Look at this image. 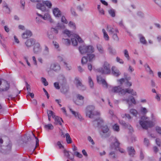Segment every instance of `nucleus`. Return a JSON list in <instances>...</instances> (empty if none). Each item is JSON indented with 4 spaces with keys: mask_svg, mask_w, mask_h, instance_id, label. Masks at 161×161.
Instances as JSON below:
<instances>
[{
    "mask_svg": "<svg viewBox=\"0 0 161 161\" xmlns=\"http://www.w3.org/2000/svg\"><path fill=\"white\" fill-rule=\"evenodd\" d=\"M79 49L81 54H87L89 61H91L95 59V55L91 54L94 51V49L92 46L82 45L79 47Z\"/></svg>",
    "mask_w": 161,
    "mask_h": 161,
    "instance_id": "f257e3e1",
    "label": "nucleus"
},
{
    "mask_svg": "<svg viewBox=\"0 0 161 161\" xmlns=\"http://www.w3.org/2000/svg\"><path fill=\"white\" fill-rule=\"evenodd\" d=\"M111 92L114 93H119L122 95H125L126 93L131 94L133 96H136V92L131 88L122 89L120 86H115L113 87Z\"/></svg>",
    "mask_w": 161,
    "mask_h": 161,
    "instance_id": "f03ea898",
    "label": "nucleus"
},
{
    "mask_svg": "<svg viewBox=\"0 0 161 161\" xmlns=\"http://www.w3.org/2000/svg\"><path fill=\"white\" fill-rule=\"evenodd\" d=\"M95 107L93 105L87 106L86 109V116L91 119H93L96 116L100 115L99 112L95 110Z\"/></svg>",
    "mask_w": 161,
    "mask_h": 161,
    "instance_id": "7ed1b4c3",
    "label": "nucleus"
},
{
    "mask_svg": "<svg viewBox=\"0 0 161 161\" xmlns=\"http://www.w3.org/2000/svg\"><path fill=\"white\" fill-rule=\"evenodd\" d=\"M139 123L142 127L146 130L148 128L153 127L154 125L153 122L149 120V118L145 116H143L141 117Z\"/></svg>",
    "mask_w": 161,
    "mask_h": 161,
    "instance_id": "20e7f679",
    "label": "nucleus"
},
{
    "mask_svg": "<svg viewBox=\"0 0 161 161\" xmlns=\"http://www.w3.org/2000/svg\"><path fill=\"white\" fill-rule=\"evenodd\" d=\"M46 5L48 8H51L52 6L51 2L49 1H43L42 3H38L36 4V8L42 11H45L46 10Z\"/></svg>",
    "mask_w": 161,
    "mask_h": 161,
    "instance_id": "39448f33",
    "label": "nucleus"
},
{
    "mask_svg": "<svg viewBox=\"0 0 161 161\" xmlns=\"http://www.w3.org/2000/svg\"><path fill=\"white\" fill-rule=\"evenodd\" d=\"M98 72L102 74H108L111 73L110 66L107 62H105L103 67L97 69Z\"/></svg>",
    "mask_w": 161,
    "mask_h": 161,
    "instance_id": "423d86ee",
    "label": "nucleus"
},
{
    "mask_svg": "<svg viewBox=\"0 0 161 161\" xmlns=\"http://www.w3.org/2000/svg\"><path fill=\"white\" fill-rule=\"evenodd\" d=\"M3 142V140L0 137V152L4 154L9 153L11 149V145L9 144L7 146H1V144Z\"/></svg>",
    "mask_w": 161,
    "mask_h": 161,
    "instance_id": "0eeeda50",
    "label": "nucleus"
},
{
    "mask_svg": "<svg viewBox=\"0 0 161 161\" xmlns=\"http://www.w3.org/2000/svg\"><path fill=\"white\" fill-rule=\"evenodd\" d=\"M61 69V67L58 63H53L51 64L49 69H47V71L48 73L51 71H53L56 72H58Z\"/></svg>",
    "mask_w": 161,
    "mask_h": 161,
    "instance_id": "6e6552de",
    "label": "nucleus"
},
{
    "mask_svg": "<svg viewBox=\"0 0 161 161\" xmlns=\"http://www.w3.org/2000/svg\"><path fill=\"white\" fill-rule=\"evenodd\" d=\"M109 129L107 125L102 126V131L100 132V135L102 137L106 138L109 137L110 135V133L108 132Z\"/></svg>",
    "mask_w": 161,
    "mask_h": 161,
    "instance_id": "1a4fd4ad",
    "label": "nucleus"
},
{
    "mask_svg": "<svg viewBox=\"0 0 161 161\" xmlns=\"http://www.w3.org/2000/svg\"><path fill=\"white\" fill-rule=\"evenodd\" d=\"M9 88V84L6 81H3L0 86V92L7 91Z\"/></svg>",
    "mask_w": 161,
    "mask_h": 161,
    "instance_id": "9d476101",
    "label": "nucleus"
},
{
    "mask_svg": "<svg viewBox=\"0 0 161 161\" xmlns=\"http://www.w3.org/2000/svg\"><path fill=\"white\" fill-rule=\"evenodd\" d=\"M75 84L77 88L83 91L86 89V87L82 84L81 82L78 77H76L75 79Z\"/></svg>",
    "mask_w": 161,
    "mask_h": 161,
    "instance_id": "9b49d317",
    "label": "nucleus"
},
{
    "mask_svg": "<svg viewBox=\"0 0 161 161\" xmlns=\"http://www.w3.org/2000/svg\"><path fill=\"white\" fill-rule=\"evenodd\" d=\"M58 33V30L54 28H52L50 31L47 32V36L49 38L53 39L54 37V34H57Z\"/></svg>",
    "mask_w": 161,
    "mask_h": 161,
    "instance_id": "f8f14e48",
    "label": "nucleus"
},
{
    "mask_svg": "<svg viewBox=\"0 0 161 161\" xmlns=\"http://www.w3.org/2000/svg\"><path fill=\"white\" fill-rule=\"evenodd\" d=\"M111 140H113L114 141H115V142H114L113 144H112L111 145V147L112 149H114L115 150H117V148H119V143L117 139L115 138L113 136L111 137L110 138Z\"/></svg>",
    "mask_w": 161,
    "mask_h": 161,
    "instance_id": "ddd939ff",
    "label": "nucleus"
},
{
    "mask_svg": "<svg viewBox=\"0 0 161 161\" xmlns=\"http://www.w3.org/2000/svg\"><path fill=\"white\" fill-rule=\"evenodd\" d=\"M107 30L110 34L112 35L114 33H118L119 31L117 28H114L110 25H108Z\"/></svg>",
    "mask_w": 161,
    "mask_h": 161,
    "instance_id": "4468645a",
    "label": "nucleus"
},
{
    "mask_svg": "<svg viewBox=\"0 0 161 161\" xmlns=\"http://www.w3.org/2000/svg\"><path fill=\"white\" fill-rule=\"evenodd\" d=\"M97 80L98 83L99 84H102L103 87L107 88L108 87V84L106 81L105 79H103L100 76H97Z\"/></svg>",
    "mask_w": 161,
    "mask_h": 161,
    "instance_id": "2eb2a0df",
    "label": "nucleus"
},
{
    "mask_svg": "<svg viewBox=\"0 0 161 161\" xmlns=\"http://www.w3.org/2000/svg\"><path fill=\"white\" fill-rule=\"evenodd\" d=\"M69 110L71 113L74 115L76 119H78L80 120H82V118L78 112L74 111L73 109L71 108H69Z\"/></svg>",
    "mask_w": 161,
    "mask_h": 161,
    "instance_id": "dca6fc26",
    "label": "nucleus"
},
{
    "mask_svg": "<svg viewBox=\"0 0 161 161\" xmlns=\"http://www.w3.org/2000/svg\"><path fill=\"white\" fill-rule=\"evenodd\" d=\"M36 41L33 38L28 39L25 42V44L26 47L29 48L31 47L35 43Z\"/></svg>",
    "mask_w": 161,
    "mask_h": 161,
    "instance_id": "f3484780",
    "label": "nucleus"
},
{
    "mask_svg": "<svg viewBox=\"0 0 161 161\" xmlns=\"http://www.w3.org/2000/svg\"><path fill=\"white\" fill-rule=\"evenodd\" d=\"M127 150L129 156L131 157H134L135 154V151L133 147L130 146L128 147Z\"/></svg>",
    "mask_w": 161,
    "mask_h": 161,
    "instance_id": "a211bd4d",
    "label": "nucleus"
},
{
    "mask_svg": "<svg viewBox=\"0 0 161 161\" xmlns=\"http://www.w3.org/2000/svg\"><path fill=\"white\" fill-rule=\"evenodd\" d=\"M41 51V48L40 45L38 43H36L34 47L33 51L35 53L38 54Z\"/></svg>",
    "mask_w": 161,
    "mask_h": 161,
    "instance_id": "6ab92c4d",
    "label": "nucleus"
},
{
    "mask_svg": "<svg viewBox=\"0 0 161 161\" xmlns=\"http://www.w3.org/2000/svg\"><path fill=\"white\" fill-rule=\"evenodd\" d=\"M53 13L56 17H59L61 16V12L57 8H55L53 9Z\"/></svg>",
    "mask_w": 161,
    "mask_h": 161,
    "instance_id": "aec40b11",
    "label": "nucleus"
},
{
    "mask_svg": "<svg viewBox=\"0 0 161 161\" xmlns=\"http://www.w3.org/2000/svg\"><path fill=\"white\" fill-rule=\"evenodd\" d=\"M32 35L31 32L30 30H27L22 34V36L23 38L26 39L31 37Z\"/></svg>",
    "mask_w": 161,
    "mask_h": 161,
    "instance_id": "412c9836",
    "label": "nucleus"
},
{
    "mask_svg": "<svg viewBox=\"0 0 161 161\" xmlns=\"http://www.w3.org/2000/svg\"><path fill=\"white\" fill-rule=\"evenodd\" d=\"M112 74L114 75L116 77H118L120 75V72L115 67H113L112 68Z\"/></svg>",
    "mask_w": 161,
    "mask_h": 161,
    "instance_id": "4be33fe9",
    "label": "nucleus"
},
{
    "mask_svg": "<svg viewBox=\"0 0 161 161\" xmlns=\"http://www.w3.org/2000/svg\"><path fill=\"white\" fill-rule=\"evenodd\" d=\"M59 82L60 85L66 84V80L63 75H61L59 77Z\"/></svg>",
    "mask_w": 161,
    "mask_h": 161,
    "instance_id": "5701e85b",
    "label": "nucleus"
},
{
    "mask_svg": "<svg viewBox=\"0 0 161 161\" xmlns=\"http://www.w3.org/2000/svg\"><path fill=\"white\" fill-rule=\"evenodd\" d=\"M37 16L36 18V22L38 24H40L42 22V15L38 13H36Z\"/></svg>",
    "mask_w": 161,
    "mask_h": 161,
    "instance_id": "b1692460",
    "label": "nucleus"
},
{
    "mask_svg": "<svg viewBox=\"0 0 161 161\" xmlns=\"http://www.w3.org/2000/svg\"><path fill=\"white\" fill-rule=\"evenodd\" d=\"M60 91L61 92L65 94L69 90V87L66 84L61 85Z\"/></svg>",
    "mask_w": 161,
    "mask_h": 161,
    "instance_id": "393cba45",
    "label": "nucleus"
},
{
    "mask_svg": "<svg viewBox=\"0 0 161 161\" xmlns=\"http://www.w3.org/2000/svg\"><path fill=\"white\" fill-rule=\"evenodd\" d=\"M55 120V124L56 125H62V124L61 122V121L63 122V121L61 118L55 115V117L54 118Z\"/></svg>",
    "mask_w": 161,
    "mask_h": 161,
    "instance_id": "a878e982",
    "label": "nucleus"
},
{
    "mask_svg": "<svg viewBox=\"0 0 161 161\" xmlns=\"http://www.w3.org/2000/svg\"><path fill=\"white\" fill-rule=\"evenodd\" d=\"M139 37L140 42L142 44L146 45L147 43V41L146 40L145 37L141 34H139L138 35Z\"/></svg>",
    "mask_w": 161,
    "mask_h": 161,
    "instance_id": "bb28decb",
    "label": "nucleus"
},
{
    "mask_svg": "<svg viewBox=\"0 0 161 161\" xmlns=\"http://www.w3.org/2000/svg\"><path fill=\"white\" fill-rule=\"evenodd\" d=\"M47 113L48 116V120L50 121L51 120V117L52 116V118L53 119L55 117L54 113L52 111L47 110Z\"/></svg>",
    "mask_w": 161,
    "mask_h": 161,
    "instance_id": "cd10ccee",
    "label": "nucleus"
},
{
    "mask_svg": "<svg viewBox=\"0 0 161 161\" xmlns=\"http://www.w3.org/2000/svg\"><path fill=\"white\" fill-rule=\"evenodd\" d=\"M109 53L111 54H115L116 53V51L110 45H108V48Z\"/></svg>",
    "mask_w": 161,
    "mask_h": 161,
    "instance_id": "c85d7f7f",
    "label": "nucleus"
},
{
    "mask_svg": "<svg viewBox=\"0 0 161 161\" xmlns=\"http://www.w3.org/2000/svg\"><path fill=\"white\" fill-rule=\"evenodd\" d=\"M119 122L120 124L129 129L130 130H133L132 127L129 124H127L125 122L123 121H119Z\"/></svg>",
    "mask_w": 161,
    "mask_h": 161,
    "instance_id": "c756f323",
    "label": "nucleus"
},
{
    "mask_svg": "<svg viewBox=\"0 0 161 161\" xmlns=\"http://www.w3.org/2000/svg\"><path fill=\"white\" fill-rule=\"evenodd\" d=\"M102 32L103 33V38L105 40L108 41L109 40V37L108 34L106 32V30L103 29L102 30Z\"/></svg>",
    "mask_w": 161,
    "mask_h": 161,
    "instance_id": "7c9ffc66",
    "label": "nucleus"
},
{
    "mask_svg": "<svg viewBox=\"0 0 161 161\" xmlns=\"http://www.w3.org/2000/svg\"><path fill=\"white\" fill-rule=\"evenodd\" d=\"M97 49L99 52L101 54L104 53V51L102 46L100 44H97Z\"/></svg>",
    "mask_w": 161,
    "mask_h": 161,
    "instance_id": "2f4dec72",
    "label": "nucleus"
},
{
    "mask_svg": "<svg viewBox=\"0 0 161 161\" xmlns=\"http://www.w3.org/2000/svg\"><path fill=\"white\" fill-rule=\"evenodd\" d=\"M49 49L46 46H45V48L42 52V55L44 56H47L49 54Z\"/></svg>",
    "mask_w": 161,
    "mask_h": 161,
    "instance_id": "473e14b6",
    "label": "nucleus"
},
{
    "mask_svg": "<svg viewBox=\"0 0 161 161\" xmlns=\"http://www.w3.org/2000/svg\"><path fill=\"white\" fill-rule=\"evenodd\" d=\"M144 67L146 70L149 72V74H152L153 76V72L149 66L147 64H146L144 65Z\"/></svg>",
    "mask_w": 161,
    "mask_h": 161,
    "instance_id": "72a5a7b5",
    "label": "nucleus"
},
{
    "mask_svg": "<svg viewBox=\"0 0 161 161\" xmlns=\"http://www.w3.org/2000/svg\"><path fill=\"white\" fill-rule=\"evenodd\" d=\"M64 153L65 156L67 157L69 159L71 160H73L74 158V156L73 155L72 156L70 157L69 152L65 150H64Z\"/></svg>",
    "mask_w": 161,
    "mask_h": 161,
    "instance_id": "f704fd0d",
    "label": "nucleus"
},
{
    "mask_svg": "<svg viewBox=\"0 0 161 161\" xmlns=\"http://www.w3.org/2000/svg\"><path fill=\"white\" fill-rule=\"evenodd\" d=\"M108 13L110 15L113 17H115V11L112 8H110L108 11Z\"/></svg>",
    "mask_w": 161,
    "mask_h": 161,
    "instance_id": "c9c22d12",
    "label": "nucleus"
},
{
    "mask_svg": "<svg viewBox=\"0 0 161 161\" xmlns=\"http://www.w3.org/2000/svg\"><path fill=\"white\" fill-rule=\"evenodd\" d=\"M65 136L66 138V140L67 143L68 144L71 143L72 142V141L69 134L68 133L66 134Z\"/></svg>",
    "mask_w": 161,
    "mask_h": 161,
    "instance_id": "e433bc0d",
    "label": "nucleus"
},
{
    "mask_svg": "<svg viewBox=\"0 0 161 161\" xmlns=\"http://www.w3.org/2000/svg\"><path fill=\"white\" fill-rule=\"evenodd\" d=\"M64 28V25L62 23H58L56 26V28H55L56 29H57V30L58 29H62Z\"/></svg>",
    "mask_w": 161,
    "mask_h": 161,
    "instance_id": "4c0bfd02",
    "label": "nucleus"
},
{
    "mask_svg": "<svg viewBox=\"0 0 161 161\" xmlns=\"http://www.w3.org/2000/svg\"><path fill=\"white\" fill-rule=\"evenodd\" d=\"M62 42L67 45H69L70 43V40L67 38H64L62 39Z\"/></svg>",
    "mask_w": 161,
    "mask_h": 161,
    "instance_id": "58836bf2",
    "label": "nucleus"
},
{
    "mask_svg": "<svg viewBox=\"0 0 161 161\" xmlns=\"http://www.w3.org/2000/svg\"><path fill=\"white\" fill-rule=\"evenodd\" d=\"M88 82L90 87L92 88L94 86V83L91 77L90 76L88 77Z\"/></svg>",
    "mask_w": 161,
    "mask_h": 161,
    "instance_id": "ea45409f",
    "label": "nucleus"
},
{
    "mask_svg": "<svg viewBox=\"0 0 161 161\" xmlns=\"http://www.w3.org/2000/svg\"><path fill=\"white\" fill-rule=\"evenodd\" d=\"M44 127L47 130H52L53 129V126L51 124L45 125Z\"/></svg>",
    "mask_w": 161,
    "mask_h": 161,
    "instance_id": "a19ab883",
    "label": "nucleus"
},
{
    "mask_svg": "<svg viewBox=\"0 0 161 161\" xmlns=\"http://www.w3.org/2000/svg\"><path fill=\"white\" fill-rule=\"evenodd\" d=\"M97 9L99 13L101 15L104 14V11L103 8H101L100 5H98L97 6Z\"/></svg>",
    "mask_w": 161,
    "mask_h": 161,
    "instance_id": "79ce46f5",
    "label": "nucleus"
},
{
    "mask_svg": "<svg viewBox=\"0 0 161 161\" xmlns=\"http://www.w3.org/2000/svg\"><path fill=\"white\" fill-rule=\"evenodd\" d=\"M113 129L114 131L119 132V126L117 124H115L113 126Z\"/></svg>",
    "mask_w": 161,
    "mask_h": 161,
    "instance_id": "37998d69",
    "label": "nucleus"
},
{
    "mask_svg": "<svg viewBox=\"0 0 161 161\" xmlns=\"http://www.w3.org/2000/svg\"><path fill=\"white\" fill-rule=\"evenodd\" d=\"M117 33H114L113 34L112 36L113 39L114 41L118 42L119 41V39L117 35Z\"/></svg>",
    "mask_w": 161,
    "mask_h": 161,
    "instance_id": "c03bdc74",
    "label": "nucleus"
},
{
    "mask_svg": "<svg viewBox=\"0 0 161 161\" xmlns=\"http://www.w3.org/2000/svg\"><path fill=\"white\" fill-rule=\"evenodd\" d=\"M130 113L135 116H136L138 112L137 110L134 109H131L130 111Z\"/></svg>",
    "mask_w": 161,
    "mask_h": 161,
    "instance_id": "a18cd8bd",
    "label": "nucleus"
},
{
    "mask_svg": "<svg viewBox=\"0 0 161 161\" xmlns=\"http://www.w3.org/2000/svg\"><path fill=\"white\" fill-rule=\"evenodd\" d=\"M51 18L50 14L48 13L45 14L44 16L42 15L43 19L46 20L47 19H49Z\"/></svg>",
    "mask_w": 161,
    "mask_h": 161,
    "instance_id": "49530a36",
    "label": "nucleus"
},
{
    "mask_svg": "<svg viewBox=\"0 0 161 161\" xmlns=\"http://www.w3.org/2000/svg\"><path fill=\"white\" fill-rule=\"evenodd\" d=\"M82 6H83V7L81 6L80 5H78V6H77V7H76V9L80 11V12L83 11V8H84V6H85L84 4L83 3L82 4Z\"/></svg>",
    "mask_w": 161,
    "mask_h": 161,
    "instance_id": "de8ad7c7",
    "label": "nucleus"
},
{
    "mask_svg": "<svg viewBox=\"0 0 161 161\" xmlns=\"http://www.w3.org/2000/svg\"><path fill=\"white\" fill-rule=\"evenodd\" d=\"M31 133H32V135H33L35 137V138L36 139V147H35V148L33 150V151H34L36 149V148L37 147H38L39 146V140H38V138L36 137L35 136V135L32 132H31Z\"/></svg>",
    "mask_w": 161,
    "mask_h": 161,
    "instance_id": "09e8293b",
    "label": "nucleus"
},
{
    "mask_svg": "<svg viewBox=\"0 0 161 161\" xmlns=\"http://www.w3.org/2000/svg\"><path fill=\"white\" fill-rule=\"evenodd\" d=\"M124 53L125 57L128 60H129L130 59V56L128 51L126 49L124 51Z\"/></svg>",
    "mask_w": 161,
    "mask_h": 161,
    "instance_id": "8fccbe9b",
    "label": "nucleus"
},
{
    "mask_svg": "<svg viewBox=\"0 0 161 161\" xmlns=\"http://www.w3.org/2000/svg\"><path fill=\"white\" fill-rule=\"evenodd\" d=\"M141 113L143 114H146L148 112L147 109L145 108L142 107L140 109Z\"/></svg>",
    "mask_w": 161,
    "mask_h": 161,
    "instance_id": "3c124183",
    "label": "nucleus"
},
{
    "mask_svg": "<svg viewBox=\"0 0 161 161\" xmlns=\"http://www.w3.org/2000/svg\"><path fill=\"white\" fill-rule=\"evenodd\" d=\"M129 98L130 99V101L134 104H136V103L134 97L132 96H130Z\"/></svg>",
    "mask_w": 161,
    "mask_h": 161,
    "instance_id": "603ef678",
    "label": "nucleus"
},
{
    "mask_svg": "<svg viewBox=\"0 0 161 161\" xmlns=\"http://www.w3.org/2000/svg\"><path fill=\"white\" fill-rule=\"evenodd\" d=\"M69 25L72 29L74 30L75 29V24L73 22L70 21L69 24Z\"/></svg>",
    "mask_w": 161,
    "mask_h": 161,
    "instance_id": "864d4df0",
    "label": "nucleus"
},
{
    "mask_svg": "<svg viewBox=\"0 0 161 161\" xmlns=\"http://www.w3.org/2000/svg\"><path fill=\"white\" fill-rule=\"evenodd\" d=\"M71 41L73 45L75 46L77 45V42L76 39L75 38H71Z\"/></svg>",
    "mask_w": 161,
    "mask_h": 161,
    "instance_id": "5fc2aeb1",
    "label": "nucleus"
},
{
    "mask_svg": "<svg viewBox=\"0 0 161 161\" xmlns=\"http://www.w3.org/2000/svg\"><path fill=\"white\" fill-rule=\"evenodd\" d=\"M76 97L77 98V99L80 100L81 101H83L84 97L80 94H77L76 95Z\"/></svg>",
    "mask_w": 161,
    "mask_h": 161,
    "instance_id": "6e6d98bb",
    "label": "nucleus"
},
{
    "mask_svg": "<svg viewBox=\"0 0 161 161\" xmlns=\"http://www.w3.org/2000/svg\"><path fill=\"white\" fill-rule=\"evenodd\" d=\"M41 80L42 83L45 86H47L48 85V83L47 81L46 80L45 78L42 77Z\"/></svg>",
    "mask_w": 161,
    "mask_h": 161,
    "instance_id": "4d7b16f0",
    "label": "nucleus"
},
{
    "mask_svg": "<svg viewBox=\"0 0 161 161\" xmlns=\"http://www.w3.org/2000/svg\"><path fill=\"white\" fill-rule=\"evenodd\" d=\"M75 103L78 105H82L83 103V101H80V100L76 99L75 101Z\"/></svg>",
    "mask_w": 161,
    "mask_h": 161,
    "instance_id": "13d9d810",
    "label": "nucleus"
},
{
    "mask_svg": "<svg viewBox=\"0 0 161 161\" xmlns=\"http://www.w3.org/2000/svg\"><path fill=\"white\" fill-rule=\"evenodd\" d=\"M109 156L110 158L114 159L115 158V153L114 152H111L109 153Z\"/></svg>",
    "mask_w": 161,
    "mask_h": 161,
    "instance_id": "bf43d9fd",
    "label": "nucleus"
},
{
    "mask_svg": "<svg viewBox=\"0 0 161 161\" xmlns=\"http://www.w3.org/2000/svg\"><path fill=\"white\" fill-rule=\"evenodd\" d=\"M155 130L158 133L161 135V127L156 126L155 127Z\"/></svg>",
    "mask_w": 161,
    "mask_h": 161,
    "instance_id": "052dcab7",
    "label": "nucleus"
},
{
    "mask_svg": "<svg viewBox=\"0 0 161 161\" xmlns=\"http://www.w3.org/2000/svg\"><path fill=\"white\" fill-rule=\"evenodd\" d=\"M87 58L86 57H82L81 59V63L82 64H85L87 61Z\"/></svg>",
    "mask_w": 161,
    "mask_h": 161,
    "instance_id": "680f3d73",
    "label": "nucleus"
},
{
    "mask_svg": "<svg viewBox=\"0 0 161 161\" xmlns=\"http://www.w3.org/2000/svg\"><path fill=\"white\" fill-rule=\"evenodd\" d=\"M74 155L76 156L79 158H81L82 157V155L78 152H75L74 153Z\"/></svg>",
    "mask_w": 161,
    "mask_h": 161,
    "instance_id": "e2e57ef3",
    "label": "nucleus"
},
{
    "mask_svg": "<svg viewBox=\"0 0 161 161\" xmlns=\"http://www.w3.org/2000/svg\"><path fill=\"white\" fill-rule=\"evenodd\" d=\"M64 34H66L68 37H70L71 36L70 32L68 30H65L64 31Z\"/></svg>",
    "mask_w": 161,
    "mask_h": 161,
    "instance_id": "0e129e2a",
    "label": "nucleus"
},
{
    "mask_svg": "<svg viewBox=\"0 0 161 161\" xmlns=\"http://www.w3.org/2000/svg\"><path fill=\"white\" fill-rule=\"evenodd\" d=\"M144 143L145 145L147 146H148L149 144V140L147 138H145L144 139Z\"/></svg>",
    "mask_w": 161,
    "mask_h": 161,
    "instance_id": "69168bd1",
    "label": "nucleus"
},
{
    "mask_svg": "<svg viewBox=\"0 0 161 161\" xmlns=\"http://www.w3.org/2000/svg\"><path fill=\"white\" fill-rule=\"evenodd\" d=\"M54 86L55 88L57 89H59L60 88V86L59 85V83L55 82L54 83Z\"/></svg>",
    "mask_w": 161,
    "mask_h": 161,
    "instance_id": "338daca9",
    "label": "nucleus"
},
{
    "mask_svg": "<svg viewBox=\"0 0 161 161\" xmlns=\"http://www.w3.org/2000/svg\"><path fill=\"white\" fill-rule=\"evenodd\" d=\"M64 65H65L66 66V69L68 70H70L71 69V67L70 66L69 64H68L67 63L65 62H64Z\"/></svg>",
    "mask_w": 161,
    "mask_h": 161,
    "instance_id": "774afa93",
    "label": "nucleus"
}]
</instances>
